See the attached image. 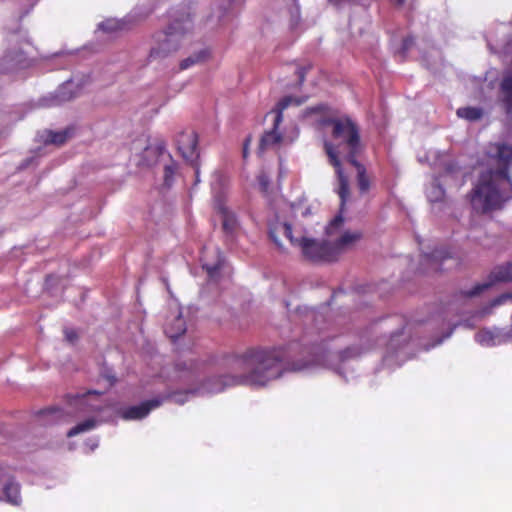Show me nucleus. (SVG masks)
<instances>
[{
	"label": "nucleus",
	"mask_w": 512,
	"mask_h": 512,
	"mask_svg": "<svg viewBox=\"0 0 512 512\" xmlns=\"http://www.w3.org/2000/svg\"><path fill=\"white\" fill-rule=\"evenodd\" d=\"M329 338L323 328H310L305 331L300 341L271 349H249L243 354L233 355L227 361L231 373L210 377L198 388L186 394L172 395L171 398L178 404H184L190 393L216 394L237 385L264 387L286 372L329 366L332 353L325 347ZM162 397L165 398L164 401L170 398Z\"/></svg>",
	"instance_id": "nucleus-1"
},
{
	"label": "nucleus",
	"mask_w": 512,
	"mask_h": 512,
	"mask_svg": "<svg viewBox=\"0 0 512 512\" xmlns=\"http://www.w3.org/2000/svg\"><path fill=\"white\" fill-rule=\"evenodd\" d=\"M488 163L496 166L482 172L471 190L470 204L478 213H488L502 207L512 196V146L505 143H491L486 148Z\"/></svg>",
	"instance_id": "nucleus-2"
},
{
	"label": "nucleus",
	"mask_w": 512,
	"mask_h": 512,
	"mask_svg": "<svg viewBox=\"0 0 512 512\" xmlns=\"http://www.w3.org/2000/svg\"><path fill=\"white\" fill-rule=\"evenodd\" d=\"M322 123L332 126L331 135L338 142L337 145H334L326 141L324 148L330 164L335 168L337 176L335 191L340 198V207L343 210L349 198L350 190L348 177L344 173L339 155L343 154L346 160L357 158L363 147L360 138V128L348 116L330 118L322 121Z\"/></svg>",
	"instance_id": "nucleus-3"
},
{
	"label": "nucleus",
	"mask_w": 512,
	"mask_h": 512,
	"mask_svg": "<svg viewBox=\"0 0 512 512\" xmlns=\"http://www.w3.org/2000/svg\"><path fill=\"white\" fill-rule=\"evenodd\" d=\"M169 24L165 30L153 35L148 61H160L177 52L182 41L193 29L191 12L186 6L172 8L168 12Z\"/></svg>",
	"instance_id": "nucleus-4"
},
{
	"label": "nucleus",
	"mask_w": 512,
	"mask_h": 512,
	"mask_svg": "<svg viewBox=\"0 0 512 512\" xmlns=\"http://www.w3.org/2000/svg\"><path fill=\"white\" fill-rule=\"evenodd\" d=\"M282 234L290 243L301 249L302 255L311 261L333 262L336 261V250L332 247V242L325 240H316L301 236L296 238L292 234V227L287 222H277L270 226L269 235L273 242L281 248L278 235Z\"/></svg>",
	"instance_id": "nucleus-5"
},
{
	"label": "nucleus",
	"mask_w": 512,
	"mask_h": 512,
	"mask_svg": "<svg viewBox=\"0 0 512 512\" xmlns=\"http://www.w3.org/2000/svg\"><path fill=\"white\" fill-rule=\"evenodd\" d=\"M439 175L434 178L430 186L426 190L427 198L432 203L441 202L445 197V190L442 187L441 180L454 183L456 186H461L464 183L462 180L458 183V177L460 175V167L453 159L444 158L439 162Z\"/></svg>",
	"instance_id": "nucleus-6"
},
{
	"label": "nucleus",
	"mask_w": 512,
	"mask_h": 512,
	"mask_svg": "<svg viewBox=\"0 0 512 512\" xmlns=\"http://www.w3.org/2000/svg\"><path fill=\"white\" fill-rule=\"evenodd\" d=\"M303 99L294 96L283 97L276 105V107L267 114H273V128L263 134L260 140L259 149L264 151L278 145L282 140V135L277 131L279 124L283 120V111L290 105L294 104L299 106L303 103Z\"/></svg>",
	"instance_id": "nucleus-7"
},
{
	"label": "nucleus",
	"mask_w": 512,
	"mask_h": 512,
	"mask_svg": "<svg viewBox=\"0 0 512 512\" xmlns=\"http://www.w3.org/2000/svg\"><path fill=\"white\" fill-rule=\"evenodd\" d=\"M32 46L28 40L20 43L19 48L9 50L0 63V73H13L30 67L32 60L29 57Z\"/></svg>",
	"instance_id": "nucleus-8"
},
{
	"label": "nucleus",
	"mask_w": 512,
	"mask_h": 512,
	"mask_svg": "<svg viewBox=\"0 0 512 512\" xmlns=\"http://www.w3.org/2000/svg\"><path fill=\"white\" fill-rule=\"evenodd\" d=\"M474 340L482 347H495L512 342V324L507 327H485L474 335Z\"/></svg>",
	"instance_id": "nucleus-9"
},
{
	"label": "nucleus",
	"mask_w": 512,
	"mask_h": 512,
	"mask_svg": "<svg viewBox=\"0 0 512 512\" xmlns=\"http://www.w3.org/2000/svg\"><path fill=\"white\" fill-rule=\"evenodd\" d=\"M492 278L489 282L478 283L470 290H463L457 295L458 299L466 300L480 295L483 291L487 290L495 282H509L512 281V263L497 267L490 275Z\"/></svg>",
	"instance_id": "nucleus-10"
},
{
	"label": "nucleus",
	"mask_w": 512,
	"mask_h": 512,
	"mask_svg": "<svg viewBox=\"0 0 512 512\" xmlns=\"http://www.w3.org/2000/svg\"><path fill=\"white\" fill-rule=\"evenodd\" d=\"M78 86L73 80H68L58 87L54 93L43 96L38 100L39 107L59 106L75 98L78 94Z\"/></svg>",
	"instance_id": "nucleus-11"
},
{
	"label": "nucleus",
	"mask_w": 512,
	"mask_h": 512,
	"mask_svg": "<svg viewBox=\"0 0 512 512\" xmlns=\"http://www.w3.org/2000/svg\"><path fill=\"white\" fill-rule=\"evenodd\" d=\"M99 393L95 390H90L85 394H76L70 398L69 405L75 408L77 413L100 412L106 407H110L111 403L105 405L99 401Z\"/></svg>",
	"instance_id": "nucleus-12"
},
{
	"label": "nucleus",
	"mask_w": 512,
	"mask_h": 512,
	"mask_svg": "<svg viewBox=\"0 0 512 512\" xmlns=\"http://www.w3.org/2000/svg\"><path fill=\"white\" fill-rule=\"evenodd\" d=\"M151 9L140 11L138 7L134 8L125 18L119 20L115 18L107 19L98 24V29L106 32L113 33L118 30L127 29L130 24L137 20L147 17L151 13Z\"/></svg>",
	"instance_id": "nucleus-13"
},
{
	"label": "nucleus",
	"mask_w": 512,
	"mask_h": 512,
	"mask_svg": "<svg viewBox=\"0 0 512 512\" xmlns=\"http://www.w3.org/2000/svg\"><path fill=\"white\" fill-rule=\"evenodd\" d=\"M197 144L198 138L194 131L184 132L180 134L177 139L179 152L186 161L191 162L193 166H195L196 179L198 180L199 168L197 167V164L194 163L199 156L197 152Z\"/></svg>",
	"instance_id": "nucleus-14"
},
{
	"label": "nucleus",
	"mask_w": 512,
	"mask_h": 512,
	"mask_svg": "<svg viewBox=\"0 0 512 512\" xmlns=\"http://www.w3.org/2000/svg\"><path fill=\"white\" fill-rule=\"evenodd\" d=\"M390 323H396L399 326V328L396 331L391 332L389 335V340L386 343L387 354L384 357L386 361H388L390 354H398L401 352L407 339L404 333V320L401 317L395 316L387 319L384 322L385 327H390Z\"/></svg>",
	"instance_id": "nucleus-15"
},
{
	"label": "nucleus",
	"mask_w": 512,
	"mask_h": 512,
	"mask_svg": "<svg viewBox=\"0 0 512 512\" xmlns=\"http://www.w3.org/2000/svg\"><path fill=\"white\" fill-rule=\"evenodd\" d=\"M163 397H155L150 400L141 402L139 405L129 406L118 410L119 415L124 420H141L148 416L153 410L158 408L164 402Z\"/></svg>",
	"instance_id": "nucleus-16"
},
{
	"label": "nucleus",
	"mask_w": 512,
	"mask_h": 512,
	"mask_svg": "<svg viewBox=\"0 0 512 512\" xmlns=\"http://www.w3.org/2000/svg\"><path fill=\"white\" fill-rule=\"evenodd\" d=\"M497 99L507 114L512 113V71L504 72L499 83Z\"/></svg>",
	"instance_id": "nucleus-17"
},
{
	"label": "nucleus",
	"mask_w": 512,
	"mask_h": 512,
	"mask_svg": "<svg viewBox=\"0 0 512 512\" xmlns=\"http://www.w3.org/2000/svg\"><path fill=\"white\" fill-rule=\"evenodd\" d=\"M449 258H452L451 250L446 247H439L431 252H425L422 256V261L429 265L431 270L440 271L443 261Z\"/></svg>",
	"instance_id": "nucleus-18"
},
{
	"label": "nucleus",
	"mask_w": 512,
	"mask_h": 512,
	"mask_svg": "<svg viewBox=\"0 0 512 512\" xmlns=\"http://www.w3.org/2000/svg\"><path fill=\"white\" fill-rule=\"evenodd\" d=\"M0 500L13 506H19L22 502L20 484L13 479L8 480L2 488Z\"/></svg>",
	"instance_id": "nucleus-19"
},
{
	"label": "nucleus",
	"mask_w": 512,
	"mask_h": 512,
	"mask_svg": "<svg viewBox=\"0 0 512 512\" xmlns=\"http://www.w3.org/2000/svg\"><path fill=\"white\" fill-rule=\"evenodd\" d=\"M243 0H215L217 7L212 17H216L219 24L224 25L233 18L231 12L233 5L242 2Z\"/></svg>",
	"instance_id": "nucleus-20"
},
{
	"label": "nucleus",
	"mask_w": 512,
	"mask_h": 512,
	"mask_svg": "<svg viewBox=\"0 0 512 512\" xmlns=\"http://www.w3.org/2000/svg\"><path fill=\"white\" fill-rule=\"evenodd\" d=\"M362 234L359 231L355 232H345L337 239L335 242H332V247L336 250V260L339 256L352 247L358 240H360Z\"/></svg>",
	"instance_id": "nucleus-21"
},
{
	"label": "nucleus",
	"mask_w": 512,
	"mask_h": 512,
	"mask_svg": "<svg viewBox=\"0 0 512 512\" xmlns=\"http://www.w3.org/2000/svg\"><path fill=\"white\" fill-rule=\"evenodd\" d=\"M217 255V259L215 262L210 263L203 259L202 267L206 270L209 281L217 282L219 280L220 274L227 269L225 259L220 253V251L215 252Z\"/></svg>",
	"instance_id": "nucleus-22"
},
{
	"label": "nucleus",
	"mask_w": 512,
	"mask_h": 512,
	"mask_svg": "<svg viewBox=\"0 0 512 512\" xmlns=\"http://www.w3.org/2000/svg\"><path fill=\"white\" fill-rule=\"evenodd\" d=\"M165 157H169V154H167L165 148L160 144L148 145L142 153V161L148 166L155 165L160 159Z\"/></svg>",
	"instance_id": "nucleus-23"
},
{
	"label": "nucleus",
	"mask_w": 512,
	"mask_h": 512,
	"mask_svg": "<svg viewBox=\"0 0 512 512\" xmlns=\"http://www.w3.org/2000/svg\"><path fill=\"white\" fill-rule=\"evenodd\" d=\"M64 411L59 407H50L41 410L37 414V421L40 425H49L58 423L64 418Z\"/></svg>",
	"instance_id": "nucleus-24"
},
{
	"label": "nucleus",
	"mask_w": 512,
	"mask_h": 512,
	"mask_svg": "<svg viewBox=\"0 0 512 512\" xmlns=\"http://www.w3.org/2000/svg\"><path fill=\"white\" fill-rule=\"evenodd\" d=\"M165 334L172 340H176L186 332V323L179 313L171 322L166 323Z\"/></svg>",
	"instance_id": "nucleus-25"
},
{
	"label": "nucleus",
	"mask_w": 512,
	"mask_h": 512,
	"mask_svg": "<svg viewBox=\"0 0 512 512\" xmlns=\"http://www.w3.org/2000/svg\"><path fill=\"white\" fill-rule=\"evenodd\" d=\"M209 56H210V51L207 48H202V49L192 53L185 59H183L179 64V68H180V70L189 69L192 66L204 63L205 61L208 60Z\"/></svg>",
	"instance_id": "nucleus-26"
},
{
	"label": "nucleus",
	"mask_w": 512,
	"mask_h": 512,
	"mask_svg": "<svg viewBox=\"0 0 512 512\" xmlns=\"http://www.w3.org/2000/svg\"><path fill=\"white\" fill-rule=\"evenodd\" d=\"M70 136V130L65 129L61 131L45 130L40 137L45 144H64Z\"/></svg>",
	"instance_id": "nucleus-27"
},
{
	"label": "nucleus",
	"mask_w": 512,
	"mask_h": 512,
	"mask_svg": "<svg viewBox=\"0 0 512 512\" xmlns=\"http://www.w3.org/2000/svg\"><path fill=\"white\" fill-rule=\"evenodd\" d=\"M347 161L356 168L359 190L362 193H365L370 187V181L366 175L365 167L360 162H358L356 158L348 159Z\"/></svg>",
	"instance_id": "nucleus-28"
},
{
	"label": "nucleus",
	"mask_w": 512,
	"mask_h": 512,
	"mask_svg": "<svg viewBox=\"0 0 512 512\" xmlns=\"http://www.w3.org/2000/svg\"><path fill=\"white\" fill-rule=\"evenodd\" d=\"M220 213L222 218L223 229L227 233H233L238 226V220L234 212H232L226 207H221Z\"/></svg>",
	"instance_id": "nucleus-29"
},
{
	"label": "nucleus",
	"mask_w": 512,
	"mask_h": 512,
	"mask_svg": "<svg viewBox=\"0 0 512 512\" xmlns=\"http://www.w3.org/2000/svg\"><path fill=\"white\" fill-rule=\"evenodd\" d=\"M98 424H99V422L96 419L88 418V419L84 420L83 422L78 423L73 428H71L67 432V437H73V436H76L78 434L91 431L94 428H96L98 426Z\"/></svg>",
	"instance_id": "nucleus-30"
},
{
	"label": "nucleus",
	"mask_w": 512,
	"mask_h": 512,
	"mask_svg": "<svg viewBox=\"0 0 512 512\" xmlns=\"http://www.w3.org/2000/svg\"><path fill=\"white\" fill-rule=\"evenodd\" d=\"M457 116L468 121H477L483 116V109L480 107H462L457 110Z\"/></svg>",
	"instance_id": "nucleus-31"
},
{
	"label": "nucleus",
	"mask_w": 512,
	"mask_h": 512,
	"mask_svg": "<svg viewBox=\"0 0 512 512\" xmlns=\"http://www.w3.org/2000/svg\"><path fill=\"white\" fill-rule=\"evenodd\" d=\"M508 299L512 300L511 294H502V295L496 297L495 299H493L488 306L479 310L476 315L481 318L485 317L486 315H489L491 313V311L494 307L505 303Z\"/></svg>",
	"instance_id": "nucleus-32"
},
{
	"label": "nucleus",
	"mask_w": 512,
	"mask_h": 512,
	"mask_svg": "<svg viewBox=\"0 0 512 512\" xmlns=\"http://www.w3.org/2000/svg\"><path fill=\"white\" fill-rule=\"evenodd\" d=\"M168 158V163L164 164V184L165 186L170 187L177 171V163L173 161L170 156Z\"/></svg>",
	"instance_id": "nucleus-33"
},
{
	"label": "nucleus",
	"mask_w": 512,
	"mask_h": 512,
	"mask_svg": "<svg viewBox=\"0 0 512 512\" xmlns=\"http://www.w3.org/2000/svg\"><path fill=\"white\" fill-rule=\"evenodd\" d=\"M361 353L362 352L359 347L353 346L339 352L337 358L339 359L341 364H344L346 361L360 356Z\"/></svg>",
	"instance_id": "nucleus-34"
},
{
	"label": "nucleus",
	"mask_w": 512,
	"mask_h": 512,
	"mask_svg": "<svg viewBox=\"0 0 512 512\" xmlns=\"http://www.w3.org/2000/svg\"><path fill=\"white\" fill-rule=\"evenodd\" d=\"M290 26L292 29H295L301 20L300 15V6L297 1H293V6L290 8Z\"/></svg>",
	"instance_id": "nucleus-35"
},
{
	"label": "nucleus",
	"mask_w": 512,
	"mask_h": 512,
	"mask_svg": "<svg viewBox=\"0 0 512 512\" xmlns=\"http://www.w3.org/2000/svg\"><path fill=\"white\" fill-rule=\"evenodd\" d=\"M343 217L341 214L334 217L333 220L326 227V234L332 236L343 224Z\"/></svg>",
	"instance_id": "nucleus-36"
},
{
	"label": "nucleus",
	"mask_w": 512,
	"mask_h": 512,
	"mask_svg": "<svg viewBox=\"0 0 512 512\" xmlns=\"http://www.w3.org/2000/svg\"><path fill=\"white\" fill-rule=\"evenodd\" d=\"M414 44V39L412 37H407L403 39L402 46L399 50V56L401 58H404L406 53L411 49L412 45Z\"/></svg>",
	"instance_id": "nucleus-37"
},
{
	"label": "nucleus",
	"mask_w": 512,
	"mask_h": 512,
	"mask_svg": "<svg viewBox=\"0 0 512 512\" xmlns=\"http://www.w3.org/2000/svg\"><path fill=\"white\" fill-rule=\"evenodd\" d=\"M257 179L261 191L266 193L270 185L269 176L266 173L262 172L258 175Z\"/></svg>",
	"instance_id": "nucleus-38"
},
{
	"label": "nucleus",
	"mask_w": 512,
	"mask_h": 512,
	"mask_svg": "<svg viewBox=\"0 0 512 512\" xmlns=\"http://www.w3.org/2000/svg\"><path fill=\"white\" fill-rule=\"evenodd\" d=\"M307 318L312 319L315 325L322 324L325 322V318L322 314L312 311L307 315Z\"/></svg>",
	"instance_id": "nucleus-39"
},
{
	"label": "nucleus",
	"mask_w": 512,
	"mask_h": 512,
	"mask_svg": "<svg viewBox=\"0 0 512 512\" xmlns=\"http://www.w3.org/2000/svg\"><path fill=\"white\" fill-rule=\"evenodd\" d=\"M64 334L66 340L70 343H74L78 339V335L74 329L66 328Z\"/></svg>",
	"instance_id": "nucleus-40"
},
{
	"label": "nucleus",
	"mask_w": 512,
	"mask_h": 512,
	"mask_svg": "<svg viewBox=\"0 0 512 512\" xmlns=\"http://www.w3.org/2000/svg\"><path fill=\"white\" fill-rule=\"evenodd\" d=\"M176 367L179 369V370H184V369H188V370H191L193 373H196L198 371V368H197V364L194 363V362H191L189 365H187L186 363H182V362H178L176 364Z\"/></svg>",
	"instance_id": "nucleus-41"
},
{
	"label": "nucleus",
	"mask_w": 512,
	"mask_h": 512,
	"mask_svg": "<svg viewBox=\"0 0 512 512\" xmlns=\"http://www.w3.org/2000/svg\"><path fill=\"white\" fill-rule=\"evenodd\" d=\"M307 70H308V67H298L297 70H296V74H297V77H298V85H302L304 80H305V76H306V73H307Z\"/></svg>",
	"instance_id": "nucleus-42"
},
{
	"label": "nucleus",
	"mask_w": 512,
	"mask_h": 512,
	"mask_svg": "<svg viewBox=\"0 0 512 512\" xmlns=\"http://www.w3.org/2000/svg\"><path fill=\"white\" fill-rule=\"evenodd\" d=\"M455 327L456 325L449 327L448 331L442 337L438 338L431 347H435L436 345L441 344L445 339H448L452 335Z\"/></svg>",
	"instance_id": "nucleus-43"
},
{
	"label": "nucleus",
	"mask_w": 512,
	"mask_h": 512,
	"mask_svg": "<svg viewBox=\"0 0 512 512\" xmlns=\"http://www.w3.org/2000/svg\"><path fill=\"white\" fill-rule=\"evenodd\" d=\"M325 108H326V106L323 104L309 107L305 110L304 115L308 116L309 114H312V113H319V112H322Z\"/></svg>",
	"instance_id": "nucleus-44"
},
{
	"label": "nucleus",
	"mask_w": 512,
	"mask_h": 512,
	"mask_svg": "<svg viewBox=\"0 0 512 512\" xmlns=\"http://www.w3.org/2000/svg\"><path fill=\"white\" fill-rule=\"evenodd\" d=\"M103 377L107 380L109 386H113L116 383V377L111 371H106Z\"/></svg>",
	"instance_id": "nucleus-45"
},
{
	"label": "nucleus",
	"mask_w": 512,
	"mask_h": 512,
	"mask_svg": "<svg viewBox=\"0 0 512 512\" xmlns=\"http://www.w3.org/2000/svg\"><path fill=\"white\" fill-rule=\"evenodd\" d=\"M86 445L90 447L91 451H93L98 447L99 439L98 438L89 439V440H87Z\"/></svg>",
	"instance_id": "nucleus-46"
},
{
	"label": "nucleus",
	"mask_w": 512,
	"mask_h": 512,
	"mask_svg": "<svg viewBox=\"0 0 512 512\" xmlns=\"http://www.w3.org/2000/svg\"><path fill=\"white\" fill-rule=\"evenodd\" d=\"M249 144H250V137H248L243 144V157L244 158H246L248 156Z\"/></svg>",
	"instance_id": "nucleus-47"
},
{
	"label": "nucleus",
	"mask_w": 512,
	"mask_h": 512,
	"mask_svg": "<svg viewBox=\"0 0 512 512\" xmlns=\"http://www.w3.org/2000/svg\"><path fill=\"white\" fill-rule=\"evenodd\" d=\"M333 369L339 374L342 375L346 380L348 379L347 376L344 374L341 364L337 365L336 367H333Z\"/></svg>",
	"instance_id": "nucleus-48"
},
{
	"label": "nucleus",
	"mask_w": 512,
	"mask_h": 512,
	"mask_svg": "<svg viewBox=\"0 0 512 512\" xmlns=\"http://www.w3.org/2000/svg\"><path fill=\"white\" fill-rule=\"evenodd\" d=\"M487 45L489 47V49L493 52V53H498L500 52V48L498 46H493L490 41L488 40L487 42Z\"/></svg>",
	"instance_id": "nucleus-49"
},
{
	"label": "nucleus",
	"mask_w": 512,
	"mask_h": 512,
	"mask_svg": "<svg viewBox=\"0 0 512 512\" xmlns=\"http://www.w3.org/2000/svg\"><path fill=\"white\" fill-rule=\"evenodd\" d=\"M347 0H328V2H330L331 4L335 5V6H340L342 5L343 3H345Z\"/></svg>",
	"instance_id": "nucleus-50"
},
{
	"label": "nucleus",
	"mask_w": 512,
	"mask_h": 512,
	"mask_svg": "<svg viewBox=\"0 0 512 512\" xmlns=\"http://www.w3.org/2000/svg\"><path fill=\"white\" fill-rule=\"evenodd\" d=\"M32 161V159H27L25 162H23L20 166L21 169L27 167L29 163Z\"/></svg>",
	"instance_id": "nucleus-51"
},
{
	"label": "nucleus",
	"mask_w": 512,
	"mask_h": 512,
	"mask_svg": "<svg viewBox=\"0 0 512 512\" xmlns=\"http://www.w3.org/2000/svg\"><path fill=\"white\" fill-rule=\"evenodd\" d=\"M310 214V208H306L303 212H302V216H307Z\"/></svg>",
	"instance_id": "nucleus-52"
},
{
	"label": "nucleus",
	"mask_w": 512,
	"mask_h": 512,
	"mask_svg": "<svg viewBox=\"0 0 512 512\" xmlns=\"http://www.w3.org/2000/svg\"><path fill=\"white\" fill-rule=\"evenodd\" d=\"M396 4L401 5L405 0H393Z\"/></svg>",
	"instance_id": "nucleus-53"
},
{
	"label": "nucleus",
	"mask_w": 512,
	"mask_h": 512,
	"mask_svg": "<svg viewBox=\"0 0 512 512\" xmlns=\"http://www.w3.org/2000/svg\"><path fill=\"white\" fill-rule=\"evenodd\" d=\"M463 324H464L465 326H467L468 328H472V327H473V325L469 324L467 321H465Z\"/></svg>",
	"instance_id": "nucleus-54"
}]
</instances>
